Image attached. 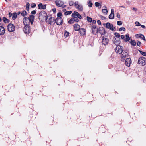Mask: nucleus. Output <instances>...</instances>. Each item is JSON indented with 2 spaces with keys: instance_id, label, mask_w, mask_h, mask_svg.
Here are the masks:
<instances>
[{
  "instance_id": "f257e3e1",
  "label": "nucleus",
  "mask_w": 146,
  "mask_h": 146,
  "mask_svg": "<svg viewBox=\"0 0 146 146\" xmlns=\"http://www.w3.org/2000/svg\"><path fill=\"white\" fill-rule=\"evenodd\" d=\"M35 18V16L33 15H30L29 17H25L23 19V21L25 25H29L30 23L32 24Z\"/></svg>"
},
{
  "instance_id": "f03ea898",
  "label": "nucleus",
  "mask_w": 146,
  "mask_h": 146,
  "mask_svg": "<svg viewBox=\"0 0 146 146\" xmlns=\"http://www.w3.org/2000/svg\"><path fill=\"white\" fill-rule=\"evenodd\" d=\"M48 18V16L47 15L46 13L44 11H42L39 13L38 19L40 21L44 20L47 21Z\"/></svg>"
},
{
  "instance_id": "7ed1b4c3",
  "label": "nucleus",
  "mask_w": 146,
  "mask_h": 146,
  "mask_svg": "<svg viewBox=\"0 0 146 146\" xmlns=\"http://www.w3.org/2000/svg\"><path fill=\"white\" fill-rule=\"evenodd\" d=\"M138 62L143 66H144L146 64V58L143 57H140L138 59Z\"/></svg>"
},
{
  "instance_id": "20e7f679",
  "label": "nucleus",
  "mask_w": 146,
  "mask_h": 146,
  "mask_svg": "<svg viewBox=\"0 0 146 146\" xmlns=\"http://www.w3.org/2000/svg\"><path fill=\"white\" fill-rule=\"evenodd\" d=\"M115 50L116 53L120 54L122 53L123 51V48L121 46H117Z\"/></svg>"
},
{
  "instance_id": "39448f33",
  "label": "nucleus",
  "mask_w": 146,
  "mask_h": 146,
  "mask_svg": "<svg viewBox=\"0 0 146 146\" xmlns=\"http://www.w3.org/2000/svg\"><path fill=\"white\" fill-rule=\"evenodd\" d=\"M98 32H99L102 35H104L106 33V31L105 29L102 27H100L98 28L97 29L96 33H98Z\"/></svg>"
},
{
  "instance_id": "423d86ee",
  "label": "nucleus",
  "mask_w": 146,
  "mask_h": 146,
  "mask_svg": "<svg viewBox=\"0 0 146 146\" xmlns=\"http://www.w3.org/2000/svg\"><path fill=\"white\" fill-rule=\"evenodd\" d=\"M7 29L10 32H13L15 29V26L13 24L10 23L7 26Z\"/></svg>"
},
{
  "instance_id": "0eeeda50",
  "label": "nucleus",
  "mask_w": 146,
  "mask_h": 146,
  "mask_svg": "<svg viewBox=\"0 0 146 146\" xmlns=\"http://www.w3.org/2000/svg\"><path fill=\"white\" fill-rule=\"evenodd\" d=\"M63 19L61 17H58L56 18L55 20V23L58 25H61L63 23Z\"/></svg>"
},
{
  "instance_id": "6e6552de",
  "label": "nucleus",
  "mask_w": 146,
  "mask_h": 146,
  "mask_svg": "<svg viewBox=\"0 0 146 146\" xmlns=\"http://www.w3.org/2000/svg\"><path fill=\"white\" fill-rule=\"evenodd\" d=\"M122 54L121 55V60H124V58L127 56H128L129 53L128 51L127 50H124L121 53Z\"/></svg>"
},
{
  "instance_id": "1a4fd4ad",
  "label": "nucleus",
  "mask_w": 146,
  "mask_h": 146,
  "mask_svg": "<svg viewBox=\"0 0 146 146\" xmlns=\"http://www.w3.org/2000/svg\"><path fill=\"white\" fill-rule=\"evenodd\" d=\"M49 20L48 21H46V22L48 21V23L51 25H52L54 24V18L52 17L51 16H48V19Z\"/></svg>"
},
{
  "instance_id": "9d476101",
  "label": "nucleus",
  "mask_w": 146,
  "mask_h": 146,
  "mask_svg": "<svg viewBox=\"0 0 146 146\" xmlns=\"http://www.w3.org/2000/svg\"><path fill=\"white\" fill-rule=\"evenodd\" d=\"M24 32L27 34H29L30 31V29L29 25H25L23 29Z\"/></svg>"
},
{
  "instance_id": "9b49d317",
  "label": "nucleus",
  "mask_w": 146,
  "mask_h": 146,
  "mask_svg": "<svg viewBox=\"0 0 146 146\" xmlns=\"http://www.w3.org/2000/svg\"><path fill=\"white\" fill-rule=\"evenodd\" d=\"M75 7V8L78 9V10L80 11H82L83 10V7L82 6L79 5L78 4V1H76L74 3Z\"/></svg>"
},
{
  "instance_id": "f8f14e48",
  "label": "nucleus",
  "mask_w": 146,
  "mask_h": 146,
  "mask_svg": "<svg viewBox=\"0 0 146 146\" xmlns=\"http://www.w3.org/2000/svg\"><path fill=\"white\" fill-rule=\"evenodd\" d=\"M131 63V60L130 58H127L126 59L125 62V64L128 67H129Z\"/></svg>"
},
{
  "instance_id": "ddd939ff",
  "label": "nucleus",
  "mask_w": 146,
  "mask_h": 146,
  "mask_svg": "<svg viewBox=\"0 0 146 146\" xmlns=\"http://www.w3.org/2000/svg\"><path fill=\"white\" fill-rule=\"evenodd\" d=\"M56 5L58 7H62L64 4V2L60 0H56L55 1Z\"/></svg>"
},
{
  "instance_id": "4468645a",
  "label": "nucleus",
  "mask_w": 146,
  "mask_h": 146,
  "mask_svg": "<svg viewBox=\"0 0 146 146\" xmlns=\"http://www.w3.org/2000/svg\"><path fill=\"white\" fill-rule=\"evenodd\" d=\"M106 27L108 29H110V30L113 31V26L112 24H111L110 23L108 22L106 23Z\"/></svg>"
},
{
  "instance_id": "2eb2a0df",
  "label": "nucleus",
  "mask_w": 146,
  "mask_h": 146,
  "mask_svg": "<svg viewBox=\"0 0 146 146\" xmlns=\"http://www.w3.org/2000/svg\"><path fill=\"white\" fill-rule=\"evenodd\" d=\"M79 33L81 36H83L85 35L86 33V30L83 28H81L79 30Z\"/></svg>"
},
{
  "instance_id": "dca6fc26",
  "label": "nucleus",
  "mask_w": 146,
  "mask_h": 146,
  "mask_svg": "<svg viewBox=\"0 0 146 146\" xmlns=\"http://www.w3.org/2000/svg\"><path fill=\"white\" fill-rule=\"evenodd\" d=\"M114 18V11L113 9H111V12L109 16V18L110 19H113Z\"/></svg>"
},
{
  "instance_id": "f3484780",
  "label": "nucleus",
  "mask_w": 146,
  "mask_h": 146,
  "mask_svg": "<svg viewBox=\"0 0 146 146\" xmlns=\"http://www.w3.org/2000/svg\"><path fill=\"white\" fill-rule=\"evenodd\" d=\"M102 44H104V45H106L108 44L109 40L108 39L104 37H102Z\"/></svg>"
},
{
  "instance_id": "a211bd4d",
  "label": "nucleus",
  "mask_w": 146,
  "mask_h": 146,
  "mask_svg": "<svg viewBox=\"0 0 146 146\" xmlns=\"http://www.w3.org/2000/svg\"><path fill=\"white\" fill-rule=\"evenodd\" d=\"M135 37L137 38H140L144 41L146 40V39L144 36L142 34H137L135 35Z\"/></svg>"
},
{
  "instance_id": "6ab92c4d",
  "label": "nucleus",
  "mask_w": 146,
  "mask_h": 146,
  "mask_svg": "<svg viewBox=\"0 0 146 146\" xmlns=\"http://www.w3.org/2000/svg\"><path fill=\"white\" fill-rule=\"evenodd\" d=\"M74 29L75 31H79L80 29V26L78 24H76L73 25Z\"/></svg>"
},
{
  "instance_id": "aec40b11",
  "label": "nucleus",
  "mask_w": 146,
  "mask_h": 146,
  "mask_svg": "<svg viewBox=\"0 0 146 146\" xmlns=\"http://www.w3.org/2000/svg\"><path fill=\"white\" fill-rule=\"evenodd\" d=\"M5 32L4 28L2 26H0V35H3Z\"/></svg>"
},
{
  "instance_id": "412c9836",
  "label": "nucleus",
  "mask_w": 146,
  "mask_h": 146,
  "mask_svg": "<svg viewBox=\"0 0 146 146\" xmlns=\"http://www.w3.org/2000/svg\"><path fill=\"white\" fill-rule=\"evenodd\" d=\"M38 8L44 9H46V5H43L42 3H40L38 5Z\"/></svg>"
},
{
  "instance_id": "4be33fe9",
  "label": "nucleus",
  "mask_w": 146,
  "mask_h": 146,
  "mask_svg": "<svg viewBox=\"0 0 146 146\" xmlns=\"http://www.w3.org/2000/svg\"><path fill=\"white\" fill-rule=\"evenodd\" d=\"M96 26L95 25H93L92 27V33L94 34H96Z\"/></svg>"
},
{
  "instance_id": "5701e85b",
  "label": "nucleus",
  "mask_w": 146,
  "mask_h": 146,
  "mask_svg": "<svg viewBox=\"0 0 146 146\" xmlns=\"http://www.w3.org/2000/svg\"><path fill=\"white\" fill-rule=\"evenodd\" d=\"M115 36L117 37V41H119L120 40V34L118 33L115 32L114 33Z\"/></svg>"
},
{
  "instance_id": "b1692460",
  "label": "nucleus",
  "mask_w": 146,
  "mask_h": 146,
  "mask_svg": "<svg viewBox=\"0 0 146 146\" xmlns=\"http://www.w3.org/2000/svg\"><path fill=\"white\" fill-rule=\"evenodd\" d=\"M3 21L5 23H9V20L8 19H7L5 17H3Z\"/></svg>"
},
{
  "instance_id": "393cba45",
  "label": "nucleus",
  "mask_w": 146,
  "mask_h": 146,
  "mask_svg": "<svg viewBox=\"0 0 146 146\" xmlns=\"http://www.w3.org/2000/svg\"><path fill=\"white\" fill-rule=\"evenodd\" d=\"M130 43L133 46H135L136 45V42L134 40H132V39H131V41L130 42Z\"/></svg>"
},
{
  "instance_id": "a878e982",
  "label": "nucleus",
  "mask_w": 146,
  "mask_h": 146,
  "mask_svg": "<svg viewBox=\"0 0 146 146\" xmlns=\"http://www.w3.org/2000/svg\"><path fill=\"white\" fill-rule=\"evenodd\" d=\"M103 13L104 15H107L108 13V11L106 9H103L102 10Z\"/></svg>"
},
{
  "instance_id": "bb28decb",
  "label": "nucleus",
  "mask_w": 146,
  "mask_h": 146,
  "mask_svg": "<svg viewBox=\"0 0 146 146\" xmlns=\"http://www.w3.org/2000/svg\"><path fill=\"white\" fill-rule=\"evenodd\" d=\"M78 13L76 11H74L72 15V17H75L76 16H77Z\"/></svg>"
},
{
  "instance_id": "cd10ccee",
  "label": "nucleus",
  "mask_w": 146,
  "mask_h": 146,
  "mask_svg": "<svg viewBox=\"0 0 146 146\" xmlns=\"http://www.w3.org/2000/svg\"><path fill=\"white\" fill-rule=\"evenodd\" d=\"M129 35L128 34H127L125 36L126 38L124 39V41L125 42H127L129 40Z\"/></svg>"
},
{
  "instance_id": "c85d7f7f",
  "label": "nucleus",
  "mask_w": 146,
  "mask_h": 146,
  "mask_svg": "<svg viewBox=\"0 0 146 146\" xmlns=\"http://www.w3.org/2000/svg\"><path fill=\"white\" fill-rule=\"evenodd\" d=\"M17 16V14L16 13H13L12 15V19L13 20L15 19L16 18Z\"/></svg>"
},
{
  "instance_id": "c756f323",
  "label": "nucleus",
  "mask_w": 146,
  "mask_h": 146,
  "mask_svg": "<svg viewBox=\"0 0 146 146\" xmlns=\"http://www.w3.org/2000/svg\"><path fill=\"white\" fill-rule=\"evenodd\" d=\"M27 14V12L25 10H23L21 13V15L23 17L25 16Z\"/></svg>"
},
{
  "instance_id": "7c9ffc66",
  "label": "nucleus",
  "mask_w": 146,
  "mask_h": 146,
  "mask_svg": "<svg viewBox=\"0 0 146 146\" xmlns=\"http://www.w3.org/2000/svg\"><path fill=\"white\" fill-rule=\"evenodd\" d=\"M29 6L30 4L28 2L27 3L26 5V10L27 11H29Z\"/></svg>"
},
{
  "instance_id": "2f4dec72",
  "label": "nucleus",
  "mask_w": 146,
  "mask_h": 146,
  "mask_svg": "<svg viewBox=\"0 0 146 146\" xmlns=\"http://www.w3.org/2000/svg\"><path fill=\"white\" fill-rule=\"evenodd\" d=\"M72 13V11H68L65 12L64 13V14L66 15H70Z\"/></svg>"
},
{
  "instance_id": "473e14b6",
  "label": "nucleus",
  "mask_w": 146,
  "mask_h": 146,
  "mask_svg": "<svg viewBox=\"0 0 146 146\" xmlns=\"http://www.w3.org/2000/svg\"><path fill=\"white\" fill-rule=\"evenodd\" d=\"M87 20L88 22H91L92 21V18L88 16L87 17Z\"/></svg>"
},
{
  "instance_id": "72a5a7b5",
  "label": "nucleus",
  "mask_w": 146,
  "mask_h": 146,
  "mask_svg": "<svg viewBox=\"0 0 146 146\" xmlns=\"http://www.w3.org/2000/svg\"><path fill=\"white\" fill-rule=\"evenodd\" d=\"M113 43L115 44H116L117 42L118 43L117 44H118V43L119 42V41H117V38H115L113 39Z\"/></svg>"
},
{
  "instance_id": "f704fd0d",
  "label": "nucleus",
  "mask_w": 146,
  "mask_h": 146,
  "mask_svg": "<svg viewBox=\"0 0 146 146\" xmlns=\"http://www.w3.org/2000/svg\"><path fill=\"white\" fill-rule=\"evenodd\" d=\"M138 50L139 51L141 54L142 55L144 56H146V52H144L142 51H141L139 50Z\"/></svg>"
},
{
  "instance_id": "c9c22d12",
  "label": "nucleus",
  "mask_w": 146,
  "mask_h": 146,
  "mask_svg": "<svg viewBox=\"0 0 146 146\" xmlns=\"http://www.w3.org/2000/svg\"><path fill=\"white\" fill-rule=\"evenodd\" d=\"M74 21L73 19V18H72L71 19H70L68 21V23L69 24H72L74 23Z\"/></svg>"
},
{
  "instance_id": "e433bc0d",
  "label": "nucleus",
  "mask_w": 146,
  "mask_h": 146,
  "mask_svg": "<svg viewBox=\"0 0 146 146\" xmlns=\"http://www.w3.org/2000/svg\"><path fill=\"white\" fill-rule=\"evenodd\" d=\"M74 21H76V22H78L79 20L77 17H74L72 18Z\"/></svg>"
},
{
  "instance_id": "4c0bfd02",
  "label": "nucleus",
  "mask_w": 146,
  "mask_h": 146,
  "mask_svg": "<svg viewBox=\"0 0 146 146\" xmlns=\"http://www.w3.org/2000/svg\"><path fill=\"white\" fill-rule=\"evenodd\" d=\"M92 3L90 1L88 3V6L90 7H92Z\"/></svg>"
},
{
  "instance_id": "58836bf2",
  "label": "nucleus",
  "mask_w": 146,
  "mask_h": 146,
  "mask_svg": "<svg viewBox=\"0 0 146 146\" xmlns=\"http://www.w3.org/2000/svg\"><path fill=\"white\" fill-rule=\"evenodd\" d=\"M119 31H125V29L124 27H121L119 29Z\"/></svg>"
},
{
  "instance_id": "ea45409f",
  "label": "nucleus",
  "mask_w": 146,
  "mask_h": 146,
  "mask_svg": "<svg viewBox=\"0 0 146 146\" xmlns=\"http://www.w3.org/2000/svg\"><path fill=\"white\" fill-rule=\"evenodd\" d=\"M135 25L136 26H140L141 25L140 23L138 21H136L135 23Z\"/></svg>"
},
{
  "instance_id": "a19ab883",
  "label": "nucleus",
  "mask_w": 146,
  "mask_h": 146,
  "mask_svg": "<svg viewBox=\"0 0 146 146\" xmlns=\"http://www.w3.org/2000/svg\"><path fill=\"white\" fill-rule=\"evenodd\" d=\"M74 2L72 1H70L69 2V5L70 6H72L74 5Z\"/></svg>"
},
{
  "instance_id": "79ce46f5",
  "label": "nucleus",
  "mask_w": 146,
  "mask_h": 146,
  "mask_svg": "<svg viewBox=\"0 0 146 146\" xmlns=\"http://www.w3.org/2000/svg\"><path fill=\"white\" fill-rule=\"evenodd\" d=\"M95 6L96 7H98L100 5V4L98 2H96L95 3Z\"/></svg>"
},
{
  "instance_id": "37998d69",
  "label": "nucleus",
  "mask_w": 146,
  "mask_h": 146,
  "mask_svg": "<svg viewBox=\"0 0 146 146\" xmlns=\"http://www.w3.org/2000/svg\"><path fill=\"white\" fill-rule=\"evenodd\" d=\"M36 6V4L34 3H32L31 5V7L32 8H34Z\"/></svg>"
},
{
  "instance_id": "c03bdc74",
  "label": "nucleus",
  "mask_w": 146,
  "mask_h": 146,
  "mask_svg": "<svg viewBox=\"0 0 146 146\" xmlns=\"http://www.w3.org/2000/svg\"><path fill=\"white\" fill-rule=\"evenodd\" d=\"M117 24L118 25H121L122 24V22L121 21H117Z\"/></svg>"
},
{
  "instance_id": "a18cd8bd",
  "label": "nucleus",
  "mask_w": 146,
  "mask_h": 146,
  "mask_svg": "<svg viewBox=\"0 0 146 146\" xmlns=\"http://www.w3.org/2000/svg\"><path fill=\"white\" fill-rule=\"evenodd\" d=\"M99 17H100V18H101L102 20L106 19V18L104 16L101 15H100L99 16Z\"/></svg>"
},
{
  "instance_id": "49530a36",
  "label": "nucleus",
  "mask_w": 146,
  "mask_h": 146,
  "mask_svg": "<svg viewBox=\"0 0 146 146\" xmlns=\"http://www.w3.org/2000/svg\"><path fill=\"white\" fill-rule=\"evenodd\" d=\"M62 13L61 12H59L57 13V15L58 17H60L62 16Z\"/></svg>"
},
{
  "instance_id": "de8ad7c7",
  "label": "nucleus",
  "mask_w": 146,
  "mask_h": 146,
  "mask_svg": "<svg viewBox=\"0 0 146 146\" xmlns=\"http://www.w3.org/2000/svg\"><path fill=\"white\" fill-rule=\"evenodd\" d=\"M36 13V11L35 10L32 11L31 12V14H33V15L35 14Z\"/></svg>"
},
{
  "instance_id": "09e8293b",
  "label": "nucleus",
  "mask_w": 146,
  "mask_h": 146,
  "mask_svg": "<svg viewBox=\"0 0 146 146\" xmlns=\"http://www.w3.org/2000/svg\"><path fill=\"white\" fill-rule=\"evenodd\" d=\"M69 33L68 32H66L64 34L65 36H66V37H67L69 35Z\"/></svg>"
},
{
  "instance_id": "8fccbe9b",
  "label": "nucleus",
  "mask_w": 146,
  "mask_h": 146,
  "mask_svg": "<svg viewBox=\"0 0 146 146\" xmlns=\"http://www.w3.org/2000/svg\"><path fill=\"white\" fill-rule=\"evenodd\" d=\"M76 16L79 19H81L82 18L81 16L79 13Z\"/></svg>"
},
{
  "instance_id": "3c124183",
  "label": "nucleus",
  "mask_w": 146,
  "mask_h": 146,
  "mask_svg": "<svg viewBox=\"0 0 146 146\" xmlns=\"http://www.w3.org/2000/svg\"><path fill=\"white\" fill-rule=\"evenodd\" d=\"M76 16L79 19H81L82 18L81 16L79 13Z\"/></svg>"
},
{
  "instance_id": "603ef678",
  "label": "nucleus",
  "mask_w": 146,
  "mask_h": 146,
  "mask_svg": "<svg viewBox=\"0 0 146 146\" xmlns=\"http://www.w3.org/2000/svg\"><path fill=\"white\" fill-rule=\"evenodd\" d=\"M141 44V42H140L139 41H138L137 42V45L139 46H140V44Z\"/></svg>"
},
{
  "instance_id": "864d4df0",
  "label": "nucleus",
  "mask_w": 146,
  "mask_h": 146,
  "mask_svg": "<svg viewBox=\"0 0 146 146\" xmlns=\"http://www.w3.org/2000/svg\"><path fill=\"white\" fill-rule=\"evenodd\" d=\"M117 17L119 18H120V14L119 13H117Z\"/></svg>"
},
{
  "instance_id": "5fc2aeb1",
  "label": "nucleus",
  "mask_w": 146,
  "mask_h": 146,
  "mask_svg": "<svg viewBox=\"0 0 146 146\" xmlns=\"http://www.w3.org/2000/svg\"><path fill=\"white\" fill-rule=\"evenodd\" d=\"M97 23L99 25H101V22L100 20H98L97 21Z\"/></svg>"
},
{
  "instance_id": "6e6d98bb",
  "label": "nucleus",
  "mask_w": 146,
  "mask_h": 146,
  "mask_svg": "<svg viewBox=\"0 0 146 146\" xmlns=\"http://www.w3.org/2000/svg\"><path fill=\"white\" fill-rule=\"evenodd\" d=\"M121 38L122 39H124H124L125 38V36L123 35H121V36H120Z\"/></svg>"
},
{
  "instance_id": "4d7b16f0",
  "label": "nucleus",
  "mask_w": 146,
  "mask_h": 146,
  "mask_svg": "<svg viewBox=\"0 0 146 146\" xmlns=\"http://www.w3.org/2000/svg\"><path fill=\"white\" fill-rule=\"evenodd\" d=\"M12 15V13L11 12H9V17H11Z\"/></svg>"
},
{
  "instance_id": "13d9d810",
  "label": "nucleus",
  "mask_w": 146,
  "mask_h": 146,
  "mask_svg": "<svg viewBox=\"0 0 146 146\" xmlns=\"http://www.w3.org/2000/svg\"><path fill=\"white\" fill-rule=\"evenodd\" d=\"M140 26H141V27L142 28H144V29H145V27H145V25H140Z\"/></svg>"
},
{
  "instance_id": "bf43d9fd",
  "label": "nucleus",
  "mask_w": 146,
  "mask_h": 146,
  "mask_svg": "<svg viewBox=\"0 0 146 146\" xmlns=\"http://www.w3.org/2000/svg\"><path fill=\"white\" fill-rule=\"evenodd\" d=\"M92 22L93 24H95L96 23V21L95 20H92Z\"/></svg>"
},
{
  "instance_id": "052dcab7",
  "label": "nucleus",
  "mask_w": 146,
  "mask_h": 146,
  "mask_svg": "<svg viewBox=\"0 0 146 146\" xmlns=\"http://www.w3.org/2000/svg\"><path fill=\"white\" fill-rule=\"evenodd\" d=\"M133 10L135 11H136L137 10V9L135 8H133L132 9Z\"/></svg>"
},
{
  "instance_id": "680f3d73",
  "label": "nucleus",
  "mask_w": 146,
  "mask_h": 146,
  "mask_svg": "<svg viewBox=\"0 0 146 146\" xmlns=\"http://www.w3.org/2000/svg\"><path fill=\"white\" fill-rule=\"evenodd\" d=\"M52 11L54 13H55L56 11V9L55 8H54L52 9Z\"/></svg>"
},
{
  "instance_id": "e2e57ef3",
  "label": "nucleus",
  "mask_w": 146,
  "mask_h": 146,
  "mask_svg": "<svg viewBox=\"0 0 146 146\" xmlns=\"http://www.w3.org/2000/svg\"><path fill=\"white\" fill-rule=\"evenodd\" d=\"M131 37H130L129 38V40H128V41H129V42H130L131 41Z\"/></svg>"
},
{
  "instance_id": "0e129e2a",
  "label": "nucleus",
  "mask_w": 146,
  "mask_h": 146,
  "mask_svg": "<svg viewBox=\"0 0 146 146\" xmlns=\"http://www.w3.org/2000/svg\"><path fill=\"white\" fill-rule=\"evenodd\" d=\"M102 8H103V9H106V7L105 6H103Z\"/></svg>"
},
{
  "instance_id": "69168bd1",
  "label": "nucleus",
  "mask_w": 146,
  "mask_h": 146,
  "mask_svg": "<svg viewBox=\"0 0 146 146\" xmlns=\"http://www.w3.org/2000/svg\"><path fill=\"white\" fill-rule=\"evenodd\" d=\"M144 71L146 73V66H145L144 69Z\"/></svg>"
},
{
  "instance_id": "338daca9",
  "label": "nucleus",
  "mask_w": 146,
  "mask_h": 146,
  "mask_svg": "<svg viewBox=\"0 0 146 146\" xmlns=\"http://www.w3.org/2000/svg\"><path fill=\"white\" fill-rule=\"evenodd\" d=\"M66 7V5H65L62 6V8H65V7Z\"/></svg>"
},
{
  "instance_id": "774afa93",
  "label": "nucleus",
  "mask_w": 146,
  "mask_h": 146,
  "mask_svg": "<svg viewBox=\"0 0 146 146\" xmlns=\"http://www.w3.org/2000/svg\"><path fill=\"white\" fill-rule=\"evenodd\" d=\"M21 14V12H19L17 13V15H19L20 14Z\"/></svg>"
}]
</instances>
